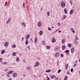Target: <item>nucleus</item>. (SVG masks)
<instances>
[{
  "instance_id": "nucleus-55",
  "label": "nucleus",
  "mask_w": 80,
  "mask_h": 80,
  "mask_svg": "<svg viewBox=\"0 0 80 80\" xmlns=\"http://www.w3.org/2000/svg\"><path fill=\"white\" fill-rule=\"evenodd\" d=\"M58 33H61V30L59 31Z\"/></svg>"
},
{
  "instance_id": "nucleus-2",
  "label": "nucleus",
  "mask_w": 80,
  "mask_h": 80,
  "mask_svg": "<svg viewBox=\"0 0 80 80\" xmlns=\"http://www.w3.org/2000/svg\"><path fill=\"white\" fill-rule=\"evenodd\" d=\"M40 64V63L39 62H36L35 64L34 65V67H38L39 66V65Z\"/></svg>"
},
{
  "instance_id": "nucleus-18",
  "label": "nucleus",
  "mask_w": 80,
  "mask_h": 80,
  "mask_svg": "<svg viewBox=\"0 0 80 80\" xmlns=\"http://www.w3.org/2000/svg\"><path fill=\"white\" fill-rule=\"evenodd\" d=\"M66 42V40L65 39H63L62 40V43L63 44L65 43V42Z\"/></svg>"
},
{
  "instance_id": "nucleus-57",
  "label": "nucleus",
  "mask_w": 80,
  "mask_h": 80,
  "mask_svg": "<svg viewBox=\"0 0 80 80\" xmlns=\"http://www.w3.org/2000/svg\"><path fill=\"white\" fill-rule=\"evenodd\" d=\"M57 65L58 66H59V64H58V62L57 63Z\"/></svg>"
},
{
  "instance_id": "nucleus-59",
  "label": "nucleus",
  "mask_w": 80,
  "mask_h": 80,
  "mask_svg": "<svg viewBox=\"0 0 80 80\" xmlns=\"http://www.w3.org/2000/svg\"><path fill=\"white\" fill-rule=\"evenodd\" d=\"M67 73L68 74H69V72H67Z\"/></svg>"
},
{
  "instance_id": "nucleus-51",
  "label": "nucleus",
  "mask_w": 80,
  "mask_h": 80,
  "mask_svg": "<svg viewBox=\"0 0 80 80\" xmlns=\"http://www.w3.org/2000/svg\"><path fill=\"white\" fill-rule=\"evenodd\" d=\"M49 79H50V78H49V77H47V80H50Z\"/></svg>"
},
{
  "instance_id": "nucleus-19",
  "label": "nucleus",
  "mask_w": 80,
  "mask_h": 80,
  "mask_svg": "<svg viewBox=\"0 0 80 80\" xmlns=\"http://www.w3.org/2000/svg\"><path fill=\"white\" fill-rule=\"evenodd\" d=\"M68 47H70V48H72V44L70 43L68 44Z\"/></svg>"
},
{
  "instance_id": "nucleus-8",
  "label": "nucleus",
  "mask_w": 80,
  "mask_h": 80,
  "mask_svg": "<svg viewBox=\"0 0 80 80\" xmlns=\"http://www.w3.org/2000/svg\"><path fill=\"white\" fill-rule=\"evenodd\" d=\"M74 12V10L72 9L70 10L69 14H70V15H72V14Z\"/></svg>"
},
{
  "instance_id": "nucleus-3",
  "label": "nucleus",
  "mask_w": 80,
  "mask_h": 80,
  "mask_svg": "<svg viewBox=\"0 0 80 80\" xmlns=\"http://www.w3.org/2000/svg\"><path fill=\"white\" fill-rule=\"evenodd\" d=\"M9 45V43L8 42H6L4 44V46L5 47H7L8 45Z\"/></svg>"
},
{
  "instance_id": "nucleus-62",
  "label": "nucleus",
  "mask_w": 80,
  "mask_h": 80,
  "mask_svg": "<svg viewBox=\"0 0 80 80\" xmlns=\"http://www.w3.org/2000/svg\"><path fill=\"white\" fill-rule=\"evenodd\" d=\"M23 62H24V63H25V61L24 60V61H23Z\"/></svg>"
},
{
  "instance_id": "nucleus-33",
  "label": "nucleus",
  "mask_w": 80,
  "mask_h": 80,
  "mask_svg": "<svg viewBox=\"0 0 80 80\" xmlns=\"http://www.w3.org/2000/svg\"><path fill=\"white\" fill-rule=\"evenodd\" d=\"M68 64H67L65 66V68H66V69L68 68Z\"/></svg>"
},
{
  "instance_id": "nucleus-13",
  "label": "nucleus",
  "mask_w": 80,
  "mask_h": 80,
  "mask_svg": "<svg viewBox=\"0 0 80 80\" xmlns=\"http://www.w3.org/2000/svg\"><path fill=\"white\" fill-rule=\"evenodd\" d=\"M65 18H66V15H63L62 17V20H65Z\"/></svg>"
},
{
  "instance_id": "nucleus-11",
  "label": "nucleus",
  "mask_w": 80,
  "mask_h": 80,
  "mask_svg": "<svg viewBox=\"0 0 80 80\" xmlns=\"http://www.w3.org/2000/svg\"><path fill=\"white\" fill-rule=\"evenodd\" d=\"M29 38H30V34H28L26 37V40H28Z\"/></svg>"
},
{
  "instance_id": "nucleus-52",
  "label": "nucleus",
  "mask_w": 80,
  "mask_h": 80,
  "mask_svg": "<svg viewBox=\"0 0 80 80\" xmlns=\"http://www.w3.org/2000/svg\"><path fill=\"white\" fill-rule=\"evenodd\" d=\"M77 65V63H75L74 64V65L73 66L74 67H76V66Z\"/></svg>"
},
{
  "instance_id": "nucleus-38",
  "label": "nucleus",
  "mask_w": 80,
  "mask_h": 80,
  "mask_svg": "<svg viewBox=\"0 0 80 80\" xmlns=\"http://www.w3.org/2000/svg\"><path fill=\"white\" fill-rule=\"evenodd\" d=\"M2 63L3 65H6V64L7 63V62H2Z\"/></svg>"
},
{
  "instance_id": "nucleus-61",
  "label": "nucleus",
  "mask_w": 80,
  "mask_h": 80,
  "mask_svg": "<svg viewBox=\"0 0 80 80\" xmlns=\"http://www.w3.org/2000/svg\"><path fill=\"white\" fill-rule=\"evenodd\" d=\"M31 40L32 41V38H31Z\"/></svg>"
},
{
  "instance_id": "nucleus-26",
  "label": "nucleus",
  "mask_w": 80,
  "mask_h": 80,
  "mask_svg": "<svg viewBox=\"0 0 80 80\" xmlns=\"http://www.w3.org/2000/svg\"><path fill=\"white\" fill-rule=\"evenodd\" d=\"M8 73L9 74H11V73H13V71L11 70L9 71V72H8Z\"/></svg>"
},
{
  "instance_id": "nucleus-44",
  "label": "nucleus",
  "mask_w": 80,
  "mask_h": 80,
  "mask_svg": "<svg viewBox=\"0 0 80 80\" xmlns=\"http://www.w3.org/2000/svg\"><path fill=\"white\" fill-rule=\"evenodd\" d=\"M60 56L61 57H63V54H61Z\"/></svg>"
},
{
  "instance_id": "nucleus-43",
  "label": "nucleus",
  "mask_w": 80,
  "mask_h": 80,
  "mask_svg": "<svg viewBox=\"0 0 80 80\" xmlns=\"http://www.w3.org/2000/svg\"><path fill=\"white\" fill-rule=\"evenodd\" d=\"M26 69H27L28 70H30V67H28L26 68Z\"/></svg>"
},
{
  "instance_id": "nucleus-29",
  "label": "nucleus",
  "mask_w": 80,
  "mask_h": 80,
  "mask_svg": "<svg viewBox=\"0 0 80 80\" xmlns=\"http://www.w3.org/2000/svg\"><path fill=\"white\" fill-rule=\"evenodd\" d=\"M51 71V70H50V69H48V70H47L46 71V72H47V73H48L49 72H50Z\"/></svg>"
},
{
  "instance_id": "nucleus-17",
  "label": "nucleus",
  "mask_w": 80,
  "mask_h": 80,
  "mask_svg": "<svg viewBox=\"0 0 80 80\" xmlns=\"http://www.w3.org/2000/svg\"><path fill=\"white\" fill-rule=\"evenodd\" d=\"M39 33L40 35H43V31H40Z\"/></svg>"
},
{
  "instance_id": "nucleus-37",
  "label": "nucleus",
  "mask_w": 80,
  "mask_h": 80,
  "mask_svg": "<svg viewBox=\"0 0 80 80\" xmlns=\"http://www.w3.org/2000/svg\"><path fill=\"white\" fill-rule=\"evenodd\" d=\"M60 29L59 28L56 31H55L53 33H56V32H57L58 31V30H59Z\"/></svg>"
},
{
  "instance_id": "nucleus-63",
  "label": "nucleus",
  "mask_w": 80,
  "mask_h": 80,
  "mask_svg": "<svg viewBox=\"0 0 80 80\" xmlns=\"http://www.w3.org/2000/svg\"><path fill=\"white\" fill-rule=\"evenodd\" d=\"M51 28H53V26H52V27Z\"/></svg>"
},
{
  "instance_id": "nucleus-54",
  "label": "nucleus",
  "mask_w": 80,
  "mask_h": 80,
  "mask_svg": "<svg viewBox=\"0 0 80 80\" xmlns=\"http://www.w3.org/2000/svg\"><path fill=\"white\" fill-rule=\"evenodd\" d=\"M28 50H30V48L29 46L28 47Z\"/></svg>"
},
{
  "instance_id": "nucleus-10",
  "label": "nucleus",
  "mask_w": 80,
  "mask_h": 80,
  "mask_svg": "<svg viewBox=\"0 0 80 80\" xmlns=\"http://www.w3.org/2000/svg\"><path fill=\"white\" fill-rule=\"evenodd\" d=\"M60 47L59 46H57L54 49L55 51H57L58 50H59V49H60Z\"/></svg>"
},
{
  "instance_id": "nucleus-31",
  "label": "nucleus",
  "mask_w": 80,
  "mask_h": 80,
  "mask_svg": "<svg viewBox=\"0 0 80 80\" xmlns=\"http://www.w3.org/2000/svg\"><path fill=\"white\" fill-rule=\"evenodd\" d=\"M65 53H69V50H66L65 51Z\"/></svg>"
},
{
  "instance_id": "nucleus-45",
  "label": "nucleus",
  "mask_w": 80,
  "mask_h": 80,
  "mask_svg": "<svg viewBox=\"0 0 80 80\" xmlns=\"http://www.w3.org/2000/svg\"><path fill=\"white\" fill-rule=\"evenodd\" d=\"M22 41H23V40L24 39V37H22L21 38Z\"/></svg>"
},
{
  "instance_id": "nucleus-28",
  "label": "nucleus",
  "mask_w": 80,
  "mask_h": 80,
  "mask_svg": "<svg viewBox=\"0 0 80 80\" xmlns=\"http://www.w3.org/2000/svg\"><path fill=\"white\" fill-rule=\"evenodd\" d=\"M64 12L65 14H67V9H64Z\"/></svg>"
},
{
  "instance_id": "nucleus-5",
  "label": "nucleus",
  "mask_w": 80,
  "mask_h": 80,
  "mask_svg": "<svg viewBox=\"0 0 80 80\" xmlns=\"http://www.w3.org/2000/svg\"><path fill=\"white\" fill-rule=\"evenodd\" d=\"M59 55H60V53L58 52H57L55 53V54L54 56L56 58H57V57H58Z\"/></svg>"
},
{
  "instance_id": "nucleus-49",
  "label": "nucleus",
  "mask_w": 80,
  "mask_h": 80,
  "mask_svg": "<svg viewBox=\"0 0 80 80\" xmlns=\"http://www.w3.org/2000/svg\"><path fill=\"white\" fill-rule=\"evenodd\" d=\"M23 7H24V8H25V3H23Z\"/></svg>"
},
{
  "instance_id": "nucleus-22",
  "label": "nucleus",
  "mask_w": 80,
  "mask_h": 80,
  "mask_svg": "<svg viewBox=\"0 0 80 80\" xmlns=\"http://www.w3.org/2000/svg\"><path fill=\"white\" fill-rule=\"evenodd\" d=\"M7 76L8 77V78H10V74L9 73H8L7 72Z\"/></svg>"
},
{
  "instance_id": "nucleus-40",
  "label": "nucleus",
  "mask_w": 80,
  "mask_h": 80,
  "mask_svg": "<svg viewBox=\"0 0 80 80\" xmlns=\"http://www.w3.org/2000/svg\"><path fill=\"white\" fill-rule=\"evenodd\" d=\"M67 78H68V77L67 76H66L64 80H67Z\"/></svg>"
},
{
  "instance_id": "nucleus-32",
  "label": "nucleus",
  "mask_w": 80,
  "mask_h": 80,
  "mask_svg": "<svg viewBox=\"0 0 80 80\" xmlns=\"http://www.w3.org/2000/svg\"><path fill=\"white\" fill-rule=\"evenodd\" d=\"M28 40L26 39V42H25L26 45H28Z\"/></svg>"
},
{
  "instance_id": "nucleus-56",
  "label": "nucleus",
  "mask_w": 80,
  "mask_h": 80,
  "mask_svg": "<svg viewBox=\"0 0 80 80\" xmlns=\"http://www.w3.org/2000/svg\"><path fill=\"white\" fill-rule=\"evenodd\" d=\"M4 71H5V72H7V71H8V70H5Z\"/></svg>"
},
{
  "instance_id": "nucleus-58",
  "label": "nucleus",
  "mask_w": 80,
  "mask_h": 80,
  "mask_svg": "<svg viewBox=\"0 0 80 80\" xmlns=\"http://www.w3.org/2000/svg\"><path fill=\"white\" fill-rule=\"evenodd\" d=\"M8 80H12V79L11 78H10Z\"/></svg>"
},
{
  "instance_id": "nucleus-35",
  "label": "nucleus",
  "mask_w": 80,
  "mask_h": 80,
  "mask_svg": "<svg viewBox=\"0 0 80 80\" xmlns=\"http://www.w3.org/2000/svg\"><path fill=\"white\" fill-rule=\"evenodd\" d=\"M46 47L47 49H48V50L50 49V46H46Z\"/></svg>"
},
{
  "instance_id": "nucleus-60",
  "label": "nucleus",
  "mask_w": 80,
  "mask_h": 80,
  "mask_svg": "<svg viewBox=\"0 0 80 80\" xmlns=\"http://www.w3.org/2000/svg\"><path fill=\"white\" fill-rule=\"evenodd\" d=\"M33 77H34L36 78V76H35V75H33Z\"/></svg>"
},
{
  "instance_id": "nucleus-6",
  "label": "nucleus",
  "mask_w": 80,
  "mask_h": 80,
  "mask_svg": "<svg viewBox=\"0 0 80 80\" xmlns=\"http://www.w3.org/2000/svg\"><path fill=\"white\" fill-rule=\"evenodd\" d=\"M18 74L17 73H13L12 74L13 77L16 78L17 77Z\"/></svg>"
},
{
  "instance_id": "nucleus-16",
  "label": "nucleus",
  "mask_w": 80,
  "mask_h": 80,
  "mask_svg": "<svg viewBox=\"0 0 80 80\" xmlns=\"http://www.w3.org/2000/svg\"><path fill=\"white\" fill-rule=\"evenodd\" d=\"M66 48V47L65 46V45H63L62 46V49L64 50Z\"/></svg>"
},
{
  "instance_id": "nucleus-30",
  "label": "nucleus",
  "mask_w": 80,
  "mask_h": 80,
  "mask_svg": "<svg viewBox=\"0 0 80 80\" xmlns=\"http://www.w3.org/2000/svg\"><path fill=\"white\" fill-rule=\"evenodd\" d=\"M42 45H45V42L44 41H43L42 42Z\"/></svg>"
},
{
  "instance_id": "nucleus-9",
  "label": "nucleus",
  "mask_w": 80,
  "mask_h": 80,
  "mask_svg": "<svg viewBox=\"0 0 80 80\" xmlns=\"http://www.w3.org/2000/svg\"><path fill=\"white\" fill-rule=\"evenodd\" d=\"M11 20H12V19L11 18H10L7 21V24H8V23L10 22Z\"/></svg>"
},
{
  "instance_id": "nucleus-1",
  "label": "nucleus",
  "mask_w": 80,
  "mask_h": 80,
  "mask_svg": "<svg viewBox=\"0 0 80 80\" xmlns=\"http://www.w3.org/2000/svg\"><path fill=\"white\" fill-rule=\"evenodd\" d=\"M61 7H62V8H65V2L62 1L61 2Z\"/></svg>"
},
{
  "instance_id": "nucleus-7",
  "label": "nucleus",
  "mask_w": 80,
  "mask_h": 80,
  "mask_svg": "<svg viewBox=\"0 0 80 80\" xmlns=\"http://www.w3.org/2000/svg\"><path fill=\"white\" fill-rule=\"evenodd\" d=\"M51 41L53 43H55V42H56V40H55V39L54 38H52Z\"/></svg>"
},
{
  "instance_id": "nucleus-21",
  "label": "nucleus",
  "mask_w": 80,
  "mask_h": 80,
  "mask_svg": "<svg viewBox=\"0 0 80 80\" xmlns=\"http://www.w3.org/2000/svg\"><path fill=\"white\" fill-rule=\"evenodd\" d=\"M16 61L17 62H19V61H20V59L19 58H17Z\"/></svg>"
},
{
  "instance_id": "nucleus-27",
  "label": "nucleus",
  "mask_w": 80,
  "mask_h": 80,
  "mask_svg": "<svg viewBox=\"0 0 80 80\" xmlns=\"http://www.w3.org/2000/svg\"><path fill=\"white\" fill-rule=\"evenodd\" d=\"M71 30L72 31V32L74 33H75V31H74V30H73V29L72 28H71Z\"/></svg>"
},
{
  "instance_id": "nucleus-48",
  "label": "nucleus",
  "mask_w": 80,
  "mask_h": 80,
  "mask_svg": "<svg viewBox=\"0 0 80 80\" xmlns=\"http://www.w3.org/2000/svg\"><path fill=\"white\" fill-rule=\"evenodd\" d=\"M7 2L6 1L5 4V7L6 6V5H7Z\"/></svg>"
},
{
  "instance_id": "nucleus-36",
  "label": "nucleus",
  "mask_w": 80,
  "mask_h": 80,
  "mask_svg": "<svg viewBox=\"0 0 80 80\" xmlns=\"http://www.w3.org/2000/svg\"><path fill=\"white\" fill-rule=\"evenodd\" d=\"M48 30H49V31H50L52 30V29L50 27H48Z\"/></svg>"
},
{
  "instance_id": "nucleus-15",
  "label": "nucleus",
  "mask_w": 80,
  "mask_h": 80,
  "mask_svg": "<svg viewBox=\"0 0 80 80\" xmlns=\"http://www.w3.org/2000/svg\"><path fill=\"white\" fill-rule=\"evenodd\" d=\"M74 50H75L74 49V48H72L71 49V53H73V52H74Z\"/></svg>"
},
{
  "instance_id": "nucleus-12",
  "label": "nucleus",
  "mask_w": 80,
  "mask_h": 80,
  "mask_svg": "<svg viewBox=\"0 0 80 80\" xmlns=\"http://www.w3.org/2000/svg\"><path fill=\"white\" fill-rule=\"evenodd\" d=\"M11 47L12 48H15L17 47V45H16L15 44H13L12 45V46H11Z\"/></svg>"
},
{
  "instance_id": "nucleus-41",
  "label": "nucleus",
  "mask_w": 80,
  "mask_h": 80,
  "mask_svg": "<svg viewBox=\"0 0 80 80\" xmlns=\"http://www.w3.org/2000/svg\"><path fill=\"white\" fill-rule=\"evenodd\" d=\"M3 60V59L2 58H0V62H2V61Z\"/></svg>"
},
{
  "instance_id": "nucleus-25",
  "label": "nucleus",
  "mask_w": 80,
  "mask_h": 80,
  "mask_svg": "<svg viewBox=\"0 0 80 80\" xmlns=\"http://www.w3.org/2000/svg\"><path fill=\"white\" fill-rule=\"evenodd\" d=\"M55 78V76L52 75L51 76V78Z\"/></svg>"
},
{
  "instance_id": "nucleus-20",
  "label": "nucleus",
  "mask_w": 80,
  "mask_h": 80,
  "mask_svg": "<svg viewBox=\"0 0 80 80\" xmlns=\"http://www.w3.org/2000/svg\"><path fill=\"white\" fill-rule=\"evenodd\" d=\"M38 40L37 38H35L34 39V42H35V43H37V42Z\"/></svg>"
},
{
  "instance_id": "nucleus-42",
  "label": "nucleus",
  "mask_w": 80,
  "mask_h": 80,
  "mask_svg": "<svg viewBox=\"0 0 80 80\" xmlns=\"http://www.w3.org/2000/svg\"><path fill=\"white\" fill-rule=\"evenodd\" d=\"M69 2L71 4V5H73V3H72V2L71 1V0Z\"/></svg>"
},
{
  "instance_id": "nucleus-46",
  "label": "nucleus",
  "mask_w": 80,
  "mask_h": 80,
  "mask_svg": "<svg viewBox=\"0 0 80 80\" xmlns=\"http://www.w3.org/2000/svg\"><path fill=\"white\" fill-rule=\"evenodd\" d=\"M61 70L60 69L58 71V73H60V72H61Z\"/></svg>"
},
{
  "instance_id": "nucleus-34",
  "label": "nucleus",
  "mask_w": 80,
  "mask_h": 80,
  "mask_svg": "<svg viewBox=\"0 0 80 80\" xmlns=\"http://www.w3.org/2000/svg\"><path fill=\"white\" fill-rule=\"evenodd\" d=\"M50 13V12H47V15H48V17H49Z\"/></svg>"
},
{
  "instance_id": "nucleus-24",
  "label": "nucleus",
  "mask_w": 80,
  "mask_h": 80,
  "mask_svg": "<svg viewBox=\"0 0 80 80\" xmlns=\"http://www.w3.org/2000/svg\"><path fill=\"white\" fill-rule=\"evenodd\" d=\"M5 50H2L1 52V54H2V55L3 54H4V53H5Z\"/></svg>"
},
{
  "instance_id": "nucleus-53",
  "label": "nucleus",
  "mask_w": 80,
  "mask_h": 80,
  "mask_svg": "<svg viewBox=\"0 0 80 80\" xmlns=\"http://www.w3.org/2000/svg\"><path fill=\"white\" fill-rule=\"evenodd\" d=\"M73 69L72 68L71 69V72H73Z\"/></svg>"
},
{
  "instance_id": "nucleus-39",
  "label": "nucleus",
  "mask_w": 80,
  "mask_h": 80,
  "mask_svg": "<svg viewBox=\"0 0 80 80\" xmlns=\"http://www.w3.org/2000/svg\"><path fill=\"white\" fill-rule=\"evenodd\" d=\"M78 39V37L77 36H76L75 39V41H76Z\"/></svg>"
},
{
  "instance_id": "nucleus-47",
  "label": "nucleus",
  "mask_w": 80,
  "mask_h": 80,
  "mask_svg": "<svg viewBox=\"0 0 80 80\" xmlns=\"http://www.w3.org/2000/svg\"><path fill=\"white\" fill-rule=\"evenodd\" d=\"M58 25H59V26H60V25H61L60 24V22H58Z\"/></svg>"
},
{
  "instance_id": "nucleus-14",
  "label": "nucleus",
  "mask_w": 80,
  "mask_h": 80,
  "mask_svg": "<svg viewBox=\"0 0 80 80\" xmlns=\"http://www.w3.org/2000/svg\"><path fill=\"white\" fill-rule=\"evenodd\" d=\"M21 25H22V26H23V27H25L26 26V24H25V23L24 22H22L21 23Z\"/></svg>"
},
{
  "instance_id": "nucleus-23",
  "label": "nucleus",
  "mask_w": 80,
  "mask_h": 80,
  "mask_svg": "<svg viewBox=\"0 0 80 80\" xmlns=\"http://www.w3.org/2000/svg\"><path fill=\"white\" fill-rule=\"evenodd\" d=\"M17 55V53L14 52L12 53V55L13 56V57H15V56H16Z\"/></svg>"
},
{
  "instance_id": "nucleus-64",
  "label": "nucleus",
  "mask_w": 80,
  "mask_h": 80,
  "mask_svg": "<svg viewBox=\"0 0 80 80\" xmlns=\"http://www.w3.org/2000/svg\"><path fill=\"white\" fill-rule=\"evenodd\" d=\"M75 63H77V61H76L75 62Z\"/></svg>"
},
{
  "instance_id": "nucleus-4",
  "label": "nucleus",
  "mask_w": 80,
  "mask_h": 80,
  "mask_svg": "<svg viewBox=\"0 0 80 80\" xmlns=\"http://www.w3.org/2000/svg\"><path fill=\"white\" fill-rule=\"evenodd\" d=\"M37 25L39 27H40L42 25V24L41 22H39L38 23Z\"/></svg>"
},
{
  "instance_id": "nucleus-50",
  "label": "nucleus",
  "mask_w": 80,
  "mask_h": 80,
  "mask_svg": "<svg viewBox=\"0 0 80 80\" xmlns=\"http://www.w3.org/2000/svg\"><path fill=\"white\" fill-rule=\"evenodd\" d=\"M58 80V78H55V80Z\"/></svg>"
}]
</instances>
